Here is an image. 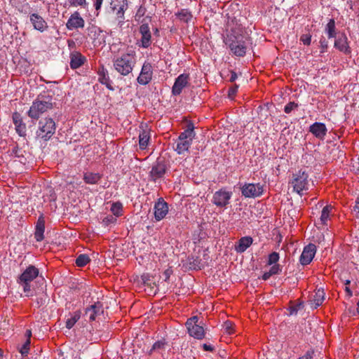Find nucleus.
<instances>
[{
  "instance_id": "f257e3e1",
  "label": "nucleus",
  "mask_w": 359,
  "mask_h": 359,
  "mask_svg": "<svg viewBox=\"0 0 359 359\" xmlns=\"http://www.w3.org/2000/svg\"><path fill=\"white\" fill-rule=\"evenodd\" d=\"M230 29H226V36L224 39L225 44L232 53L237 57H244L247 46L243 35V29L239 24L229 25Z\"/></svg>"
},
{
  "instance_id": "f03ea898",
  "label": "nucleus",
  "mask_w": 359,
  "mask_h": 359,
  "mask_svg": "<svg viewBox=\"0 0 359 359\" xmlns=\"http://www.w3.org/2000/svg\"><path fill=\"white\" fill-rule=\"evenodd\" d=\"M53 100V96L48 92L39 94L32 102L27 112L28 116L32 119L38 120L41 115L53 108L55 103Z\"/></svg>"
},
{
  "instance_id": "7ed1b4c3",
  "label": "nucleus",
  "mask_w": 359,
  "mask_h": 359,
  "mask_svg": "<svg viewBox=\"0 0 359 359\" xmlns=\"http://www.w3.org/2000/svg\"><path fill=\"white\" fill-rule=\"evenodd\" d=\"M136 64V53L128 50L126 53L113 59V66L121 75L126 76L130 74Z\"/></svg>"
},
{
  "instance_id": "20e7f679",
  "label": "nucleus",
  "mask_w": 359,
  "mask_h": 359,
  "mask_svg": "<svg viewBox=\"0 0 359 359\" xmlns=\"http://www.w3.org/2000/svg\"><path fill=\"white\" fill-rule=\"evenodd\" d=\"M39 273V271L35 266L29 265L18 278L17 283L23 287L26 296H29L32 290L30 283L38 277Z\"/></svg>"
},
{
  "instance_id": "39448f33",
  "label": "nucleus",
  "mask_w": 359,
  "mask_h": 359,
  "mask_svg": "<svg viewBox=\"0 0 359 359\" xmlns=\"http://www.w3.org/2000/svg\"><path fill=\"white\" fill-rule=\"evenodd\" d=\"M55 122L51 118H45L39 121L36 136L45 141L49 140L55 134Z\"/></svg>"
},
{
  "instance_id": "423d86ee",
  "label": "nucleus",
  "mask_w": 359,
  "mask_h": 359,
  "mask_svg": "<svg viewBox=\"0 0 359 359\" xmlns=\"http://www.w3.org/2000/svg\"><path fill=\"white\" fill-rule=\"evenodd\" d=\"M290 184L294 191L302 195V191L309 188V175L305 171L300 170L292 175Z\"/></svg>"
},
{
  "instance_id": "0eeeda50",
  "label": "nucleus",
  "mask_w": 359,
  "mask_h": 359,
  "mask_svg": "<svg viewBox=\"0 0 359 359\" xmlns=\"http://www.w3.org/2000/svg\"><path fill=\"white\" fill-rule=\"evenodd\" d=\"M198 320V316H192L187 320L185 325L191 337L196 339H203L205 337V330Z\"/></svg>"
},
{
  "instance_id": "6e6552de",
  "label": "nucleus",
  "mask_w": 359,
  "mask_h": 359,
  "mask_svg": "<svg viewBox=\"0 0 359 359\" xmlns=\"http://www.w3.org/2000/svg\"><path fill=\"white\" fill-rule=\"evenodd\" d=\"M168 170L167 164L164 158H158L152 165L149 177L150 180L156 182L158 180L164 177Z\"/></svg>"
},
{
  "instance_id": "1a4fd4ad",
  "label": "nucleus",
  "mask_w": 359,
  "mask_h": 359,
  "mask_svg": "<svg viewBox=\"0 0 359 359\" xmlns=\"http://www.w3.org/2000/svg\"><path fill=\"white\" fill-rule=\"evenodd\" d=\"M154 67L149 61H145L141 68L139 76L137 78V82L142 86L149 84L153 78Z\"/></svg>"
},
{
  "instance_id": "9d476101",
  "label": "nucleus",
  "mask_w": 359,
  "mask_h": 359,
  "mask_svg": "<svg viewBox=\"0 0 359 359\" xmlns=\"http://www.w3.org/2000/svg\"><path fill=\"white\" fill-rule=\"evenodd\" d=\"M231 196V191H228L225 189H221L213 194L212 202L217 207L226 208L229 204Z\"/></svg>"
},
{
  "instance_id": "9b49d317",
  "label": "nucleus",
  "mask_w": 359,
  "mask_h": 359,
  "mask_svg": "<svg viewBox=\"0 0 359 359\" xmlns=\"http://www.w3.org/2000/svg\"><path fill=\"white\" fill-rule=\"evenodd\" d=\"M264 192L263 186L257 184H245L241 187L242 195L245 198H257L262 195Z\"/></svg>"
},
{
  "instance_id": "f8f14e48",
  "label": "nucleus",
  "mask_w": 359,
  "mask_h": 359,
  "mask_svg": "<svg viewBox=\"0 0 359 359\" xmlns=\"http://www.w3.org/2000/svg\"><path fill=\"white\" fill-rule=\"evenodd\" d=\"M190 80L189 74H182L179 75L172 86V93L173 95H179L182 90L189 84Z\"/></svg>"
},
{
  "instance_id": "ddd939ff",
  "label": "nucleus",
  "mask_w": 359,
  "mask_h": 359,
  "mask_svg": "<svg viewBox=\"0 0 359 359\" xmlns=\"http://www.w3.org/2000/svg\"><path fill=\"white\" fill-rule=\"evenodd\" d=\"M316 252V246L313 243H309L304 248L300 256L299 262L302 265H307L311 262Z\"/></svg>"
},
{
  "instance_id": "4468645a",
  "label": "nucleus",
  "mask_w": 359,
  "mask_h": 359,
  "mask_svg": "<svg viewBox=\"0 0 359 359\" xmlns=\"http://www.w3.org/2000/svg\"><path fill=\"white\" fill-rule=\"evenodd\" d=\"M141 34L140 47L147 48L151 44V33L147 23H142L140 27Z\"/></svg>"
},
{
  "instance_id": "2eb2a0df",
  "label": "nucleus",
  "mask_w": 359,
  "mask_h": 359,
  "mask_svg": "<svg viewBox=\"0 0 359 359\" xmlns=\"http://www.w3.org/2000/svg\"><path fill=\"white\" fill-rule=\"evenodd\" d=\"M168 212V203L163 198H158L154 205V217L156 221L163 219Z\"/></svg>"
},
{
  "instance_id": "dca6fc26",
  "label": "nucleus",
  "mask_w": 359,
  "mask_h": 359,
  "mask_svg": "<svg viewBox=\"0 0 359 359\" xmlns=\"http://www.w3.org/2000/svg\"><path fill=\"white\" fill-rule=\"evenodd\" d=\"M103 313V305L100 302H96L87 307L85 310V316H88L90 321H93L97 316Z\"/></svg>"
},
{
  "instance_id": "f3484780",
  "label": "nucleus",
  "mask_w": 359,
  "mask_h": 359,
  "mask_svg": "<svg viewBox=\"0 0 359 359\" xmlns=\"http://www.w3.org/2000/svg\"><path fill=\"white\" fill-rule=\"evenodd\" d=\"M85 25L84 20L81 17L78 11H75L71 15L67 22L66 26L69 29L83 28Z\"/></svg>"
},
{
  "instance_id": "a211bd4d",
  "label": "nucleus",
  "mask_w": 359,
  "mask_h": 359,
  "mask_svg": "<svg viewBox=\"0 0 359 359\" xmlns=\"http://www.w3.org/2000/svg\"><path fill=\"white\" fill-rule=\"evenodd\" d=\"M334 48L346 55L351 53V48L348 45V38L344 33H342L334 41Z\"/></svg>"
},
{
  "instance_id": "6ab92c4d",
  "label": "nucleus",
  "mask_w": 359,
  "mask_h": 359,
  "mask_svg": "<svg viewBox=\"0 0 359 359\" xmlns=\"http://www.w3.org/2000/svg\"><path fill=\"white\" fill-rule=\"evenodd\" d=\"M12 118L17 133L21 137L26 136V124L23 122L20 113L15 111L13 113Z\"/></svg>"
},
{
  "instance_id": "aec40b11",
  "label": "nucleus",
  "mask_w": 359,
  "mask_h": 359,
  "mask_svg": "<svg viewBox=\"0 0 359 359\" xmlns=\"http://www.w3.org/2000/svg\"><path fill=\"white\" fill-rule=\"evenodd\" d=\"M111 8L116 11L118 18L124 19L125 11L128 8L127 0H112Z\"/></svg>"
},
{
  "instance_id": "412c9836",
  "label": "nucleus",
  "mask_w": 359,
  "mask_h": 359,
  "mask_svg": "<svg viewBox=\"0 0 359 359\" xmlns=\"http://www.w3.org/2000/svg\"><path fill=\"white\" fill-rule=\"evenodd\" d=\"M98 75V81L103 85H105L106 87L110 90H114V88L111 85V81L109 79V72L107 69L104 67V65H101L99 67L97 70Z\"/></svg>"
},
{
  "instance_id": "4be33fe9",
  "label": "nucleus",
  "mask_w": 359,
  "mask_h": 359,
  "mask_svg": "<svg viewBox=\"0 0 359 359\" xmlns=\"http://www.w3.org/2000/svg\"><path fill=\"white\" fill-rule=\"evenodd\" d=\"M70 67L72 69H76L81 67L86 62V57L80 52L73 51L70 53Z\"/></svg>"
},
{
  "instance_id": "5701e85b",
  "label": "nucleus",
  "mask_w": 359,
  "mask_h": 359,
  "mask_svg": "<svg viewBox=\"0 0 359 359\" xmlns=\"http://www.w3.org/2000/svg\"><path fill=\"white\" fill-rule=\"evenodd\" d=\"M327 131V128L323 123L316 122L309 127V132L320 140L324 139Z\"/></svg>"
},
{
  "instance_id": "b1692460",
  "label": "nucleus",
  "mask_w": 359,
  "mask_h": 359,
  "mask_svg": "<svg viewBox=\"0 0 359 359\" xmlns=\"http://www.w3.org/2000/svg\"><path fill=\"white\" fill-rule=\"evenodd\" d=\"M30 21L34 29L43 32L48 28V24L45 20L37 13L30 15Z\"/></svg>"
},
{
  "instance_id": "393cba45",
  "label": "nucleus",
  "mask_w": 359,
  "mask_h": 359,
  "mask_svg": "<svg viewBox=\"0 0 359 359\" xmlns=\"http://www.w3.org/2000/svg\"><path fill=\"white\" fill-rule=\"evenodd\" d=\"M141 128H142V130L139 134V146L140 149L144 150L148 147L151 138L150 130L147 129V125L145 126V128H143L142 125Z\"/></svg>"
},
{
  "instance_id": "a878e982",
  "label": "nucleus",
  "mask_w": 359,
  "mask_h": 359,
  "mask_svg": "<svg viewBox=\"0 0 359 359\" xmlns=\"http://www.w3.org/2000/svg\"><path fill=\"white\" fill-rule=\"evenodd\" d=\"M44 231L45 220L44 217L41 215L39 217L35 226L34 237L37 242H41L44 239Z\"/></svg>"
},
{
  "instance_id": "bb28decb",
  "label": "nucleus",
  "mask_w": 359,
  "mask_h": 359,
  "mask_svg": "<svg viewBox=\"0 0 359 359\" xmlns=\"http://www.w3.org/2000/svg\"><path fill=\"white\" fill-rule=\"evenodd\" d=\"M325 300V292L323 290L318 289L315 294H311L309 298V302L311 306L316 309L320 306Z\"/></svg>"
},
{
  "instance_id": "cd10ccee",
  "label": "nucleus",
  "mask_w": 359,
  "mask_h": 359,
  "mask_svg": "<svg viewBox=\"0 0 359 359\" xmlns=\"http://www.w3.org/2000/svg\"><path fill=\"white\" fill-rule=\"evenodd\" d=\"M253 242V239L250 236H244L241 238L238 243L235 245V250L237 252H244Z\"/></svg>"
},
{
  "instance_id": "c85d7f7f",
  "label": "nucleus",
  "mask_w": 359,
  "mask_h": 359,
  "mask_svg": "<svg viewBox=\"0 0 359 359\" xmlns=\"http://www.w3.org/2000/svg\"><path fill=\"white\" fill-rule=\"evenodd\" d=\"M194 128V123L191 121H187L184 131L181 133L179 136L181 137V139L184 138L193 141L196 136Z\"/></svg>"
},
{
  "instance_id": "c756f323",
  "label": "nucleus",
  "mask_w": 359,
  "mask_h": 359,
  "mask_svg": "<svg viewBox=\"0 0 359 359\" xmlns=\"http://www.w3.org/2000/svg\"><path fill=\"white\" fill-rule=\"evenodd\" d=\"M192 141L184 138L181 139V137L179 136L175 150L177 152L178 154H182L184 151H187L189 150Z\"/></svg>"
},
{
  "instance_id": "7c9ffc66",
  "label": "nucleus",
  "mask_w": 359,
  "mask_h": 359,
  "mask_svg": "<svg viewBox=\"0 0 359 359\" xmlns=\"http://www.w3.org/2000/svg\"><path fill=\"white\" fill-rule=\"evenodd\" d=\"M102 178V175L99 173L94 172H86L83 175V180L86 184H94L97 183L100 179Z\"/></svg>"
},
{
  "instance_id": "2f4dec72",
  "label": "nucleus",
  "mask_w": 359,
  "mask_h": 359,
  "mask_svg": "<svg viewBox=\"0 0 359 359\" xmlns=\"http://www.w3.org/2000/svg\"><path fill=\"white\" fill-rule=\"evenodd\" d=\"M71 317L69 318L66 321V327L69 330L72 328L76 323L80 319L81 312L80 310H77L72 313H70Z\"/></svg>"
},
{
  "instance_id": "473e14b6",
  "label": "nucleus",
  "mask_w": 359,
  "mask_h": 359,
  "mask_svg": "<svg viewBox=\"0 0 359 359\" xmlns=\"http://www.w3.org/2000/svg\"><path fill=\"white\" fill-rule=\"evenodd\" d=\"M325 32L327 34L328 38H335L337 35L335 20L332 18L329 20L325 27Z\"/></svg>"
},
{
  "instance_id": "72a5a7b5",
  "label": "nucleus",
  "mask_w": 359,
  "mask_h": 359,
  "mask_svg": "<svg viewBox=\"0 0 359 359\" xmlns=\"http://www.w3.org/2000/svg\"><path fill=\"white\" fill-rule=\"evenodd\" d=\"M177 18L186 23H188L192 19L191 13L187 9H181L178 13H176Z\"/></svg>"
},
{
  "instance_id": "f704fd0d",
  "label": "nucleus",
  "mask_w": 359,
  "mask_h": 359,
  "mask_svg": "<svg viewBox=\"0 0 359 359\" xmlns=\"http://www.w3.org/2000/svg\"><path fill=\"white\" fill-rule=\"evenodd\" d=\"M189 268L191 269L198 270L203 267L201 259L199 257L194 256L188 257Z\"/></svg>"
},
{
  "instance_id": "c9c22d12",
  "label": "nucleus",
  "mask_w": 359,
  "mask_h": 359,
  "mask_svg": "<svg viewBox=\"0 0 359 359\" xmlns=\"http://www.w3.org/2000/svg\"><path fill=\"white\" fill-rule=\"evenodd\" d=\"M332 210V206L330 205H327L323 208L320 218L322 224H327Z\"/></svg>"
},
{
  "instance_id": "e433bc0d",
  "label": "nucleus",
  "mask_w": 359,
  "mask_h": 359,
  "mask_svg": "<svg viewBox=\"0 0 359 359\" xmlns=\"http://www.w3.org/2000/svg\"><path fill=\"white\" fill-rule=\"evenodd\" d=\"M90 261L89 256L86 254H81L76 259L75 264L79 267H83Z\"/></svg>"
},
{
  "instance_id": "4c0bfd02",
  "label": "nucleus",
  "mask_w": 359,
  "mask_h": 359,
  "mask_svg": "<svg viewBox=\"0 0 359 359\" xmlns=\"http://www.w3.org/2000/svg\"><path fill=\"white\" fill-rule=\"evenodd\" d=\"M88 36L93 40V43L95 42L98 36L102 32V31L100 29V28H99L95 25H92L91 27H89L88 28Z\"/></svg>"
},
{
  "instance_id": "58836bf2",
  "label": "nucleus",
  "mask_w": 359,
  "mask_h": 359,
  "mask_svg": "<svg viewBox=\"0 0 359 359\" xmlns=\"http://www.w3.org/2000/svg\"><path fill=\"white\" fill-rule=\"evenodd\" d=\"M111 212L116 217L122 215L123 212V205L121 202L113 203L111 206Z\"/></svg>"
},
{
  "instance_id": "ea45409f",
  "label": "nucleus",
  "mask_w": 359,
  "mask_h": 359,
  "mask_svg": "<svg viewBox=\"0 0 359 359\" xmlns=\"http://www.w3.org/2000/svg\"><path fill=\"white\" fill-rule=\"evenodd\" d=\"M69 6L85 8L87 6L86 0H67Z\"/></svg>"
},
{
  "instance_id": "a19ab883",
  "label": "nucleus",
  "mask_w": 359,
  "mask_h": 359,
  "mask_svg": "<svg viewBox=\"0 0 359 359\" xmlns=\"http://www.w3.org/2000/svg\"><path fill=\"white\" fill-rule=\"evenodd\" d=\"M279 259V254L276 252H273L269 255L268 264L272 265L277 263Z\"/></svg>"
},
{
  "instance_id": "79ce46f5",
  "label": "nucleus",
  "mask_w": 359,
  "mask_h": 359,
  "mask_svg": "<svg viewBox=\"0 0 359 359\" xmlns=\"http://www.w3.org/2000/svg\"><path fill=\"white\" fill-rule=\"evenodd\" d=\"M31 340L27 339L22 346L20 348V353L22 356H25L28 354L29 350Z\"/></svg>"
},
{
  "instance_id": "37998d69",
  "label": "nucleus",
  "mask_w": 359,
  "mask_h": 359,
  "mask_svg": "<svg viewBox=\"0 0 359 359\" xmlns=\"http://www.w3.org/2000/svg\"><path fill=\"white\" fill-rule=\"evenodd\" d=\"M298 108V104L294 102H290L284 107V111L286 114H290L292 111Z\"/></svg>"
},
{
  "instance_id": "c03bdc74",
  "label": "nucleus",
  "mask_w": 359,
  "mask_h": 359,
  "mask_svg": "<svg viewBox=\"0 0 359 359\" xmlns=\"http://www.w3.org/2000/svg\"><path fill=\"white\" fill-rule=\"evenodd\" d=\"M141 278L144 285L152 288L151 285H155L154 283L152 282V280L151 279V277L149 274H143Z\"/></svg>"
},
{
  "instance_id": "a18cd8bd",
  "label": "nucleus",
  "mask_w": 359,
  "mask_h": 359,
  "mask_svg": "<svg viewBox=\"0 0 359 359\" xmlns=\"http://www.w3.org/2000/svg\"><path fill=\"white\" fill-rule=\"evenodd\" d=\"M281 271H282V267L280 266V265L278 264H275L274 265H273L271 267L269 272L273 276V275L279 274L281 272Z\"/></svg>"
},
{
  "instance_id": "49530a36",
  "label": "nucleus",
  "mask_w": 359,
  "mask_h": 359,
  "mask_svg": "<svg viewBox=\"0 0 359 359\" xmlns=\"http://www.w3.org/2000/svg\"><path fill=\"white\" fill-rule=\"evenodd\" d=\"M320 47L321 48V53H323L327 51L328 47V42L323 36H322L320 39Z\"/></svg>"
},
{
  "instance_id": "de8ad7c7",
  "label": "nucleus",
  "mask_w": 359,
  "mask_h": 359,
  "mask_svg": "<svg viewBox=\"0 0 359 359\" xmlns=\"http://www.w3.org/2000/svg\"><path fill=\"white\" fill-rule=\"evenodd\" d=\"M165 344V343L163 341H156L154 344L149 353L151 354L153 351L164 348Z\"/></svg>"
},
{
  "instance_id": "09e8293b",
  "label": "nucleus",
  "mask_w": 359,
  "mask_h": 359,
  "mask_svg": "<svg viewBox=\"0 0 359 359\" xmlns=\"http://www.w3.org/2000/svg\"><path fill=\"white\" fill-rule=\"evenodd\" d=\"M300 41L306 46H309L311 42V35L310 34H302L300 37Z\"/></svg>"
},
{
  "instance_id": "8fccbe9b",
  "label": "nucleus",
  "mask_w": 359,
  "mask_h": 359,
  "mask_svg": "<svg viewBox=\"0 0 359 359\" xmlns=\"http://www.w3.org/2000/svg\"><path fill=\"white\" fill-rule=\"evenodd\" d=\"M224 327L225 332L227 334H232L234 333L233 324L230 321H226L224 323Z\"/></svg>"
},
{
  "instance_id": "3c124183",
  "label": "nucleus",
  "mask_w": 359,
  "mask_h": 359,
  "mask_svg": "<svg viewBox=\"0 0 359 359\" xmlns=\"http://www.w3.org/2000/svg\"><path fill=\"white\" fill-rule=\"evenodd\" d=\"M11 152V155L14 156L15 157H17V158L23 157L22 152L21 150L19 149L18 145L14 146L12 148Z\"/></svg>"
},
{
  "instance_id": "603ef678",
  "label": "nucleus",
  "mask_w": 359,
  "mask_h": 359,
  "mask_svg": "<svg viewBox=\"0 0 359 359\" xmlns=\"http://www.w3.org/2000/svg\"><path fill=\"white\" fill-rule=\"evenodd\" d=\"M238 86L236 84H234L232 87H231L228 90L229 97L231 98H233L238 90Z\"/></svg>"
},
{
  "instance_id": "864d4df0",
  "label": "nucleus",
  "mask_w": 359,
  "mask_h": 359,
  "mask_svg": "<svg viewBox=\"0 0 359 359\" xmlns=\"http://www.w3.org/2000/svg\"><path fill=\"white\" fill-rule=\"evenodd\" d=\"M173 273V270L172 269L171 267H169L168 269H167L166 270L164 271L163 272V276L165 277V279L164 280L165 282H168L170 279V276Z\"/></svg>"
},
{
  "instance_id": "5fc2aeb1",
  "label": "nucleus",
  "mask_w": 359,
  "mask_h": 359,
  "mask_svg": "<svg viewBox=\"0 0 359 359\" xmlns=\"http://www.w3.org/2000/svg\"><path fill=\"white\" fill-rule=\"evenodd\" d=\"M353 210L356 213L357 217L359 216V196L356 198L355 205L353 208Z\"/></svg>"
},
{
  "instance_id": "6e6d98bb",
  "label": "nucleus",
  "mask_w": 359,
  "mask_h": 359,
  "mask_svg": "<svg viewBox=\"0 0 359 359\" xmlns=\"http://www.w3.org/2000/svg\"><path fill=\"white\" fill-rule=\"evenodd\" d=\"M114 221H116V219L111 215L107 216L103 219V222L106 225H109L110 223H113Z\"/></svg>"
},
{
  "instance_id": "4d7b16f0",
  "label": "nucleus",
  "mask_w": 359,
  "mask_h": 359,
  "mask_svg": "<svg viewBox=\"0 0 359 359\" xmlns=\"http://www.w3.org/2000/svg\"><path fill=\"white\" fill-rule=\"evenodd\" d=\"M145 11H146L145 8L140 6L137 11L136 16L141 18L142 16H143L144 15Z\"/></svg>"
},
{
  "instance_id": "13d9d810",
  "label": "nucleus",
  "mask_w": 359,
  "mask_h": 359,
  "mask_svg": "<svg viewBox=\"0 0 359 359\" xmlns=\"http://www.w3.org/2000/svg\"><path fill=\"white\" fill-rule=\"evenodd\" d=\"M103 0H95L94 6L96 11H99L102 6Z\"/></svg>"
},
{
  "instance_id": "bf43d9fd",
  "label": "nucleus",
  "mask_w": 359,
  "mask_h": 359,
  "mask_svg": "<svg viewBox=\"0 0 359 359\" xmlns=\"http://www.w3.org/2000/svg\"><path fill=\"white\" fill-rule=\"evenodd\" d=\"M29 9H30V6H29V4H26L22 6V9L20 10V11L21 13H29Z\"/></svg>"
},
{
  "instance_id": "052dcab7",
  "label": "nucleus",
  "mask_w": 359,
  "mask_h": 359,
  "mask_svg": "<svg viewBox=\"0 0 359 359\" xmlns=\"http://www.w3.org/2000/svg\"><path fill=\"white\" fill-rule=\"evenodd\" d=\"M237 77V74L234 71H231V76L229 79V81L231 83L234 82Z\"/></svg>"
},
{
  "instance_id": "680f3d73",
  "label": "nucleus",
  "mask_w": 359,
  "mask_h": 359,
  "mask_svg": "<svg viewBox=\"0 0 359 359\" xmlns=\"http://www.w3.org/2000/svg\"><path fill=\"white\" fill-rule=\"evenodd\" d=\"M300 305H296L290 307V314H295L297 313Z\"/></svg>"
},
{
  "instance_id": "e2e57ef3",
  "label": "nucleus",
  "mask_w": 359,
  "mask_h": 359,
  "mask_svg": "<svg viewBox=\"0 0 359 359\" xmlns=\"http://www.w3.org/2000/svg\"><path fill=\"white\" fill-rule=\"evenodd\" d=\"M203 348L204 351H212L214 350L213 346H212L211 345H208L206 344H204L203 345Z\"/></svg>"
},
{
  "instance_id": "0e129e2a",
  "label": "nucleus",
  "mask_w": 359,
  "mask_h": 359,
  "mask_svg": "<svg viewBox=\"0 0 359 359\" xmlns=\"http://www.w3.org/2000/svg\"><path fill=\"white\" fill-rule=\"evenodd\" d=\"M272 275L270 273L269 271L268 272H265L263 275H262V279L264 280H268Z\"/></svg>"
},
{
  "instance_id": "69168bd1",
  "label": "nucleus",
  "mask_w": 359,
  "mask_h": 359,
  "mask_svg": "<svg viewBox=\"0 0 359 359\" xmlns=\"http://www.w3.org/2000/svg\"><path fill=\"white\" fill-rule=\"evenodd\" d=\"M345 291H346V295L348 297H351L352 296V294H353L352 291L351 290V289L349 288L348 286H346Z\"/></svg>"
},
{
  "instance_id": "338daca9",
  "label": "nucleus",
  "mask_w": 359,
  "mask_h": 359,
  "mask_svg": "<svg viewBox=\"0 0 359 359\" xmlns=\"http://www.w3.org/2000/svg\"><path fill=\"white\" fill-rule=\"evenodd\" d=\"M25 336L27 337V339H30L31 337H32V331L31 330H27L26 332H25Z\"/></svg>"
},
{
  "instance_id": "774afa93",
  "label": "nucleus",
  "mask_w": 359,
  "mask_h": 359,
  "mask_svg": "<svg viewBox=\"0 0 359 359\" xmlns=\"http://www.w3.org/2000/svg\"><path fill=\"white\" fill-rule=\"evenodd\" d=\"M357 306H358L357 312L359 314V300H358V302L357 303Z\"/></svg>"
}]
</instances>
